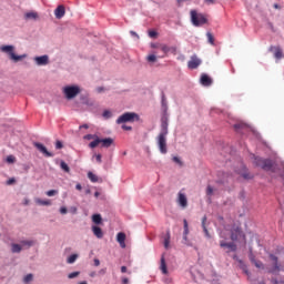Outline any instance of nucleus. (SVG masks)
<instances>
[{"label": "nucleus", "mask_w": 284, "mask_h": 284, "mask_svg": "<svg viewBox=\"0 0 284 284\" xmlns=\"http://www.w3.org/2000/svg\"><path fill=\"white\" fill-rule=\"evenodd\" d=\"M274 57H275V59H283V50H281V48L276 47Z\"/></svg>", "instance_id": "25"}, {"label": "nucleus", "mask_w": 284, "mask_h": 284, "mask_svg": "<svg viewBox=\"0 0 284 284\" xmlns=\"http://www.w3.org/2000/svg\"><path fill=\"white\" fill-rule=\"evenodd\" d=\"M77 258H79V255L72 254L71 256L68 257L67 263L72 264L77 261Z\"/></svg>", "instance_id": "30"}, {"label": "nucleus", "mask_w": 284, "mask_h": 284, "mask_svg": "<svg viewBox=\"0 0 284 284\" xmlns=\"http://www.w3.org/2000/svg\"><path fill=\"white\" fill-rule=\"evenodd\" d=\"M63 94L68 101L75 99L79 94H81V88L77 85H68L63 88Z\"/></svg>", "instance_id": "5"}, {"label": "nucleus", "mask_w": 284, "mask_h": 284, "mask_svg": "<svg viewBox=\"0 0 284 284\" xmlns=\"http://www.w3.org/2000/svg\"><path fill=\"white\" fill-rule=\"evenodd\" d=\"M212 194H214V187H212V185H207L206 196H212Z\"/></svg>", "instance_id": "37"}, {"label": "nucleus", "mask_w": 284, "mask_h": 284, "mask_svg": "<svg viewBox=\"0 0 284 284\" xmlns=\"http://www.w3.org/2000/svg\"><path fill=\"white\" fill-rule=\"evenodd\" d=\"M250 261H251V263H254V261H256V258L254 257V254H250Z\"/></svg>", "instance_id": "56"}, {"label": "nucleus", "mask_w": 284, "mask_h": 284, "mask_svg": "<svg viewBox=\"0 0 284 284\" xmlns=\"http://www.w3.org/2000/svg\"><path fill=\"white\" fill-rule=\"evenodd\" d=\"M202 61L196 55H192L191 60L187 62L189 70H196L201 65Z\"/></svg>", "instance_id": "9"}, {"label": "nucleus", "mask_w": 284, "mask_h": 284, "mask_svg": "<svg viewBox=\"0 0 284 284\" xmlns=\"http://www.w3.org/2000/svg\"><path fill=\"white\" fill-rule=\"evenodd\" d=\"M200 82L207 88V87L212 85V78H210L207 74L203 73L201 75Z\"/></svg>", "instance_id": "16"}, {"label": "nucleus", "mask_w": 284, "mask_h": 284, "mask_svg": "<svg viewBox=\"0 0 284 284\" xmlns=\"http://www.w3.org/2000/svg\"><path fill=\"white\" fill-rule=\"evenodd\" d=\"M162 105H165V94L162 95Z\"/></svg>", "instance_id": "59"}, {"label": "nucleus", "mask_w": 284, "mask_h": 284, "mask_svg": "<svg viewBox=\"0 0 284 284\" xmlns=\"http://www.w3.org/2000/svg\"><path fill=\"white\" fill-rule=\"evenodd\" d=\"M101 159H102L101 154L95 155L97 163H101L102 162Z\"/></svg>", "instance_id": "51"}, {"label": "nucleus", "mask_w": 284, "mask_h": 284, "mask_svg": "<svg viewBox=\"0 0 284 284\" xmlns=\"http://www.w3.org/2000/svg\"><path fill=\"white\" fill-rule=\"evenodd\" d=\"M216 0H205L206 3H214Z\"/></svg>", "instance_id": "61"}, {"label": "nucleus", "mask_w": 284, "mask_h": 284, "mask_svg": "<svg viewBox=\"0 0 284 284\" xmlns=\"http://www.w3.org/2000/svg\"><path fill=\"white\" fill-rule=\"evenodd\" d=\"M131 34H132V37H139V34H136V32H134V31H131Z\"/></svg>", "instance_id": "63"}, {"label": "nucleus", "mask_w": 284, "mask_h": 284, "mask_svg": "<svg viewBox=\"0 0 284 284\" xmlns=\"http://www.w3.org/2000/svg\"><path fill=\"white\" fill-rule=\"evenodd\" d=\"M33 278V275L32 274H28L24 278H23V282L24 283H30Z\"/></svg>", "instance_id": "42"}, {"label": "nucleus", "mask_w": 284, "mask_h": 284, "mask_svg": "<svg viewBox=\"0 0 284 284\" xmlns=\"http://www.w3.org/2000/svg\"><path fill=\"white\" fill-rule=\"evenodd\" d=\"M1 52H4V54H8L9 59L13 61L14 63H19V61H22V59H26V54L22 55H16L14 54V45H2L0 47Z\"/></svg>", "instance_id": "2"}, {"label": "nucleus", "mask_w": 284, "mask_h": 284, "mask_svg": "<svg viewBox=\"0 0 284 284\" xmlns=\"http://www.w3.org/2000/svg\"><path fill=\"white\" fill-rule=\"evenodd\" d=\"M243 178H244V179H252V176H250V174H247V173H244V174H243Z\"/></svg>", "instance_id": "58"}, {"label": "nucleus", "mask_w": 284, "mask_h": 284, "mask_svg": "<svg viewBox=\"0 0 284 284\" xmlns=\"http://www.w3.org/2000/svg\"><path fill=\"white\" fill-rule=\"evenodd\" d=\"M14 161H17V158H14V155L7 156V163H14Z\"/></svg>", "instance_id": "41"}, {"label": "nucleus", "mask_w": 284, "mask_h": 284, "mask_svg": "<svg viewBox=\"0 0 284 284\" xmlns=\"http://www.w3.org/2000/svg\"><path fill=\"white\" fill-rule=\"evenodd\" d=\"M92 232L97 239H101L103 236V230L99 226H92Z\"/></svg>", "instance_id": "19"}, {"label": "nucleus", "mask_w": 284, "mask_h": 284, "mask_svg": "<svg viewBox=\"0 0 284 284\" xmlns=\"http://www.w3.org/2000/svg\"><path fill=\"white\" fill-rule=\"evenodd\" d=\"M24 19H32L33 21H37V19H39V13L31 11V12H27L24 14Z\"/></svg>", "instance_id": "20"}, {"label": "nucleus", "mask_w": 284, "mask_h": 284, "mask_svg": "<svg viewBox=\"0 0 284 284\" xmlns=\"http://www.w3.org/2000/svg\"><path fill=\"white\" fill-rule=\"evenodd\" d=\"M271 261H273L274 266L272 270H270L271 274H276V272H281V266L278 265V257H276L275 255H270Z\"/></svg>", "instance_id": "12"}, {"label": "nucleus", "mask_w": 284, "mask_h": 284, "mask_svg": "<svg viewBox=\"0 0 284 284\" xmlns=\"http://www.w3.org/2000/svg\"><path fill=\"white\" fill-rule=\"evenodd\" d=\"M178 205L185 210L187 207V196L183 192L178 193V200H176Z\"/></svg>", "instance_id": "10"}, {"label": "nucleus", "mask_w": 284, "mask_h": 284, "mask_svg": "<svg viewBox=\"0 0 284 284\" xmlns=\"http://www.w3.org/2000/svg\"><path fill=\"white\" fill-rule=\"evenodd\" d=\"M102 116L104 119H112V112L110 110H105L103 113H102Z\"/></svg>", "instance_id": "35"}, {"label": "nucleus", "mask_w": 284, "mask_h": 284, "mask_svg": "<svg viewBox=\"0 0 284 284\" xmlns=\"http://www.w3.org/2000/svg\"><path fill=\"white\" fill-rule=\"evenodd\" d=\"M156 31H150L149 32V37H151V39H154V37H156Z\"/></svg>", "instance_id": "50"}, {"label": "nucleus", "mask_w": 284, "mask_h": 284, "mask_svg": "<svg viewBox=\"0 0 284 284\" xmlns=\"http://www.w3.org/2000/svg\"><path fill=\"white\" fill-rule=\"evenodd\" d=\"M116 241L122 248H125V233L123 232L118 233Z\"/></svg>", "instance_id": "17"}, {"label": "nucleus", "mask_w": 284, "mask_h": 284, "mask_svg": "<svg viewBox=\"0 0 284 284\" xmlns=\"http://www.w3.org/2000/svg\"><path fill=\"white\" fill-rule=\"evenodd\" d=\"M146 61H148L149 63H156V54H149V55L146 57Z\"/></svg>", "instance_id": "29"}, {"label": "nucleus", "mask_w": 284, "mask_h": 284, "mask_svg": "<svg viewBox=\"0 0 284 284\" xmlns=\"http://www.w3.org/2000/svg\"><path fill=\"white\" fill-rule=\"evenodd\" d=\"M164 247L165 250H170V232H168L166 236L164 237Z\"/></svg>", "instance_id": "28"}, {"label": "nucleus", "mask_w": 284, "mask_h": 284, "mask_svg": "<svg viewBox=\"0 0 284 284\" xmlns=\"http://www.w3.org/2000/svg\"><path fill=\"white\" fill-rule=\"evenodd\" d=\"M60 214H68V209L64 207V206H62V207L60 209Z\"/></svg>", "instance_id": "49"}, {"label": "nucleus", "mask_w": 284, "mask_h": 284, "mask_svg": "<svg viewBox=\"0 0 284 284\" xmlns=\"http://www.w3.org/2000/svg\"><path fill=\"white\" fill-rule=\"evenodd\" d=\"M205 221H207V217H206V216H204V217L202 219V227H203V231L205 232V234H209L207 227L205 226Z\"/></svg>", "instance_id": "39"}, {"label": "nucleus", "mask_w": 284, "mask_h": 284, "mask_svg": "<svg viewBox=\"0 0 284 284\" xmlns=\"http://www.w3.org/2000/svg\"><path fill=\"white\" fill-rule=\"evenodd\" d=\"M21 247H32L34 245V242L32 241H21Z\"/></svg>", "instance_id": "27"}, {"label": "nucleus", "mask_w": 284, "mask_h": 284, "mask_svg": "<svg viewBox=\"0 0 284 284\" xmlns=\"http://www.w3.org/2000/svg\"><path fill=\"white\" fill-rule=\"evenodd\" d=\"M21 250H22L21 244H12L11 245V252L13 254H19L21 252Z\"/></svg>", "instance_id": "21"}, {"label": "nucleus", "mask_w": 284, "mask_h": 284, "mask_svg": "<svg viewBox=\"0 0 284 284\" xmlns=\"http://www.w3.org/2000/svg\"><path fill=\"white\" fill-rule=\"evenodd\" d=\"M183 225H184L183 236H187V234H190V226L187 225V220H183Z\"/></svg>", "instance_id": "26"}, {"label": "nucleus", "mask_w": 284, "mask_h": 284, "mask_svg": "<svg viewBox=\"0 0 284 284\" xmlns=\"http://www.w3.org/2000/svg\"><path fill=\"white\" fill-rule=\"evenodd\" d=\"M243 128H245V124H243V123H237L234 125L235 130H243Z\"/></svg>", "instance_id": "45"}, {"label": "nucleus", "mask_w": 284, "mask_h": 284, "mask_svg": "<svg viewBox=\"0 0 284 284\" xmlns=\"http://www.w3.org/2000/svg\"><path fill=\"white\" fill-rule=\"evenodd\" d=\"M84 128V130H88V128H90L88 124H83L80 126V129Z\"/></svg>", "instance_id": "60"}, {"label": "nucleus", "mask_w": 284, "mask_h": 284, "mask_svg": "<svg viewBox=\"0 0 284 284\" xmlns=\"http://www.w3.org/2000/svg\"><path fill=\"white\" fill-rule=\"evenodd\" d=\"M17 182V180H14V178H11L7 181V185H12Z\"/></svg>", "instance_id": "46"}, {"label": "nucleus", "mask_w": 284, "mask_h": 284, "mask_svg": "<svg viewBox=\"0 0 284 284\" xmlns=\"http://www.w3.org/2000/svg\"><path fill=\"white\" fill-rule=\"evenodd\" d=\"M121 272H122V274H125V272H128V267L126 266H121Z\"/></svg>", "instance_id": "57"}, {"label": "nucleus", "mask_w": 284, "mask_h": 284, "mask_svg": "<svg viewBox=\"0 0 284 284\" xmlns=\"http://www.w3.org/2000/svg\"><path fill=\"white\" fill-rule=\"evenodd\" d=\"M61 170H63L64 172H70V166L68 165V163L65 162H61L60 163Z\"/></svg>", "instance_id": "33"}, {"label": "nucleus", "mask_w": 284, "mask_h": 284, "mask_svg": "<svg viewBox=\"0 0 284 284\" xmlns=\"http://www.w3.org/2000/svg\"><path fill=\"white\" fill-rule=\"evenodd\" d=\"M255 265V267H257V270H263L265 266L263 265V262L261 261H254L253 263Z\"/></svg>", "instance_id": "36"}, {"label": "nucleus", "mask_w": 284, "mask_h": 284, "mask_svg": "<svg viewBox=\"0 0 284 284\" xmlns=\"http://www.w3.org/2000/svg\"><path fill=\"white\" fill-rule=\"evenodd\" d=\"M75 190H79L80 192L83 190V186H81V183H78V184L75 185Z\"/></svg>", "instance_id": "54"}, {"label": "nucleus", "mask_w": 284, "mask_h": 284, "mask_svg": "<svg viewBox=\"0 0 284 284\" xmlns=\"http://www.w3.org/2000/svg\"><path fill=\"white\" fill-rule=\"evenodd\" d=\"M93 263L95 267H99V265H101V261H99V258H94Z\"/></svg>", "instance_id": "52"}, {"label": "nucleus", "mask_w": 284, "mask_h": 284, "mask_svg": "<svg viewBox=\"0 0 284 284\" xmlns=\"http://www.w3.org/2000/svg\"><path fill=\"white\" fill-rule=\"evenodd\" d=\"M34 148H37V150H39V152H41L42 154H44V156H54V154H52L51 152L48 151V149L45 148V145L39 143V142H34L33 143Z\"/></svg>", "instance_id": "11"}, {"label": "nucleus", "mask_w": 284, "mask_h": 284, "mask_svg": "<svg viewBox=\"0 0 284 284\" xmlns=\"http://www.w3.org/2000/svg\"><path fill=\"white\" fill-rule=\"evenodd\" d=\"M207 41L211 43V45H214V36L210 32L206 33Z\"/></svg>", "instance_id": "34"}, {"label": "nucleus", "mask_w": 284, "mask_h": 284, "mask_svg": "<svg viewBox=\"0 0 284 284\" xmlns=\"http://www.w3.org/2000/svg\"><path fill=\"white\" fill-rule=\"evenodd\" d=\"M174 163H179V165H183V162H181V159L179 156L173 158Z\"/></svg>", "instance_id": "47"}, {"label": "nucleus", "mask_w": 284, "mask_h": 284, "mask_svg": "<svg viewBox=\"0 0 284 284\" xmlns=\"http://www.w3.org/2000/svg\"><path fill=\"white\" fill-rule=\"evenodd\" d=\"M161 43H151V48H153L154 50H161Z\"/></svg>", "instance_id": "44"}, {"label": "nucleus", "mask_w": 284, "mask_h": 284, "mask_svg": "<svg viewBox=\"0 0 284 284\" xmlns=\"http://www.w3.org/2000/svg\"><path fill=\"white\" fill-rule=\"evenodd\" d=\"M220 247H227L231 252H236V244L234 242L226 243L225 241H221Z\"/></svg>", "instance_id": "15"}, {"label": "nucleus", "mask_w": 284, "mask_h": 284, "mask_svg": "<svg viewBox=\"0 0 284 284\" xmlns=\"http://www.w3.org/2000/svg\"><path fill=\"white\" fill-rule=\"evenodd\" d=\"M88 179L90 180L91 183H99V176H97V174L92 172L88 173Z\"/></svg>", "instance_id": "22"}, {"label": "nucleus", "mask_w": 284, "mask_h": 284, "mask_svg": "<svg viewBox=\"0 0 284 284\" xmlns=\"http://www.w3.org/2000/svg\"><path fill=\"white\" fill-rule=\"evenodd\" d=\"M171 54H176V47H169Z\"/></svg>", "instance_id": "48"}, {"label": "nucleus", "mask_w": 284, "mask_h": 284, "mask_svg": "<svg viewBox=\"0 0 284 284\" xmlns=\"http://www.w3.org/2000/svg\"><path fill=\"white\" fill-rule=\"evenodd\" d=\"M231 241H244L245 243V233L239 226H233L231 230Z\"/></svg>", "instance_id": "7"}, {"label": "nucleus", "mask_w": 284, "mask_h": 284, "mask_svg": "<svg viewBox=\"0 0 284 284\" xmlns=\"http://www.w3.org/2000/svg\"><path fill=\"white\" fill-rule=\"evenodd\" d=\"M122 283L128 284V283H130V280L128 277H122Z\"/></svg>", "instance_id": "55"}, {"label": "nucleus", "mask_w": 284, "mask_h": 284, "mask_svg": "<svg viewBox=\"0 0 284 284\" xmlns=\"http://www.w3.org/2000/svg\"><path fill=\"white\" fill-rule=\"evenodd\" d=\"M168 116L161 119V132L158 135V146L161 154H168Z\"/></svg>", "instance_id": "1"}, {"label": "nucleus", "mask_w": 284, "mask_h": 284, "mask_svg": "<svg viewBox=\"0 0 284 284\" xmlns=\"http://www.w3.org/2000/svg\"><path fill=\"white\" fill-rule=\"evenodd\" d=\"M99 144H101V148H111L114 144V139H112V138H105V139L97 138L94 141H92L89 144V148H91V150H94V148H98Z\"/></svg>", "instance_id": "4"}, {"label": "nucleus", "mask_w": 284, "mask_h": 284, "mask_svg": "<svg viewBox=\"0 0 284 284\" xmlns=\"http://www.w3.org/2000/svg\"><path fill=\"white\" fill-rule=\"evenodd\" d=\"M55 150H63V142H61L60 140H58L55 142Z\"/></svg>", "instance_id": "40"}, {"label": "nucleus", "mask_w": 284, "mask_h": 284, "mask_svg": "<svg viewBox=\"0 0 284 284\" xmlns=\"http://www.w3.org/2000/svg\"><path fill=\"white\" fill-rule=\"evenodd\" d=\"M92 139H94V141H97V139H99V135H97V134H87V135H84L85 141H92Z\"/></svg>", "instance_id": "31"}, {"label": "nucleus", "mask_w": 284, "mask_h": 284, "mask_svg": "<svg viewBox=\"0 0 284 284\" xmlns=\"http://www.w3.org/2000/svg\"><path fill=\"white\" fill-rule=\"evenodd\" d=\"M54 16H55V19H63V17H65V7L59 6L54 10Z\"/></svg>", "instance_id": "14"}, {"label": "nucleus", "mask_w": 284, "mask_h": 284, "mask_svg": "<svg viewBox=\"0 0 284 284\" xmlns=\"http://www.w3.org/2000/svg\"><path fill=\"white\" fill-rule=\"evenodd\" d=\"M105 272H106L105 268L100 270V274H105Z\"/></svg>", "instance_id": "62"}, {"label": "nucleus", "mask_w": 284, "mask_h": 284, "mask_svg": "<svg viewBox=\"0 0 284 284\" xmlns=\"http://www.w3.org/2000/svg\"><path fill=\"white\" fill-rule=\"evenodd\" d=\"M34 61L37 65H48V63H50V59L48 58V55L36 57Z\"/></svg>", "instance_id": "13"}, {"label": "nucleus", "mask_w": 284, "mask_h": 284, "mask_svg": "<svg viewBox=\"0 0 284 284\" xmlns=\"http://www.w3.org/2000/svg\"><path fill=\"white\" fill-rule=\"evenodd\" d=\"M160 270H161L162 274H168V264L165 263V255L161 256Z\"/></svg>", "instance_id": "18"}, {"label": "nucleus", "mask_w": 284, "mask_h": 284, "mask_svg": "<svg viewBox=\"0 0 284 284\" xmlns=\"http://www.w3.org/2000/svg\"><path fill=\"white\" fill-rule=\"evenodd\" d=\"M81 273L80 272H73L68 275V278H77Z\"/></svg>", "instance_id": "43"}, {"label": "nucleus", "mask_w": 284, "mask_h": 284, "mask_svg": "<svg viewBox=\"0 0 284 284\" xmlns=\"http://www.w3.org/2000/svg\"><path fill=\"white\" fill-rule=\"evenodd\" d=\"M183 241H185V243H187V235H183Z\"/></svg>", "instance_id": "64"}, {"label": "nucleus", "mask_w": 284, "mask_h": 284, "mask_svg": "<svg viewBox=\"0 0 284 284\" xmlns=\"http://www.w3.org/2000/svg\"><path fill=\"white\" fill-rule=\"evenodd\" d=\"M122 130L130 131V130H132V126H128V125L123 124V125H122Z\"/></svg>", "instance_id": "53"}, {"label": "nucleus", "mask_w": 284, "mask_h": 284, "mask_svg": "<svg viewBox=\"0 0 284 284\" xmlns=\"http://www.w3.org/2000/svg\"><path fill=\"white\" fill-rule=\"evenodd\" d=\"M92 221L95 223V225H101V221H103V219L101 217V214H94L92 216Z\"/></svg>", "instance_id": "24"}, {"label": "nucleus", "mask_w": 284, "mask_h": 284, "mask_svg": "<svg viewBox=\"0 0 284 284\" xmlns=\"http://www.w3.org/2000/svg\"><path fill=\"white\" fill-rule=\"evenodd\" d=\"M36 203L38 205H52V202L50 200L36 199Z\"/></svg>", "instance_id": "23"}, {"label": "nucleus", "mask_w": 284, "mask_h": 284, "mask_svg": "<svg viewBox=\"0 0 284 284\" xmlns=\"http://www.w3.org/2000/svg\"><path fill=\"white\" fill-rule=\"evenodd\" d=\"M191 23L199 28L201 26H205L207 23V18L203 13H197L196 10H191Z\"/></svg>", "instance_id": "3"}, {"label": "nucleus", "mask_w": 284, "mask_h": 284, "mask_svg": "<svg viewBox=\"0 0 284 284\" xmlns=\"http://www.w3.org/2000/svg\"><path fill=\"white\" fill-rule=\"evenodd\" d=\"M255 165H257V168H262V170L270 171L272 170V160L255 158Z\"/></svg>", "instance_id": "8"}, {"label": "nucleus", "mask_w": 284, "mask_h": 284, "mask_svg": "<svg viewBox=\"0 0 284 284\" xmlns=\"http://www.w3.org/2000/svg\"><path fill=\"white\" fill-rule=\"evenodd\" d=\"M160 50H162V52H163L164 54H169V52H170V47H169L168 44H162V45H160Z\"/></svg>", "instance_id": "32"}, {"label": "nucleus", "mask_w": 284, "mask_h": 284, "mask_svg": "<svg viewBox=\"0 0 284 284\" xmlns=\"http://www.w3.org/2000/svg\"><path fill=\"white\" fill-rule=\"evenodd\" d=\"M139 121V114L132 113V112H126L120 115L116 120L118 125H121V123H132V121Z\"/></svg>", "instance_id": "6"}, {"label": "nucleus", "mask_w": 284, "mask_h": 284, "mask_svg": "<svg viewBox=\"0 0 284 284\" xmlns=\"http://www.w3.org/2000/svg\"><path fill=\"white\" fill-rule=\"evenodd\" d=\"M47 196H57V194H59V191L58 190H50V191H47Z\"/></svg>", "instance_id": "38"}]
</instances>
